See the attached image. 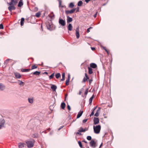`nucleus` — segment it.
<instances>
[{"label":"nucleus","mask_w":148,"mask_h":148,"mask_svg":"<svg viewBox=\"0 0 148 148\" xmlns=\"http://www.w3.org/2000/svg\"><path fill=\"white\" fill-rule=\"evenodd\" d=\"M90 66L91 67L94 69L96 68L97 67V65L96 64L94 63H92L91 64H90Z\"/></svg>","instance_id":"20"},{"label":"nucleus","mask_w":148,"mask_h":148,"mask_svg":"<svg viewBox=\"0 0 148 148\" xmlns=\"http://www.w3.org/2000/svg\"><path fill=\"white\" fill-rule=\"evenodd\" d=\"M76 35L77 38L78 39L79 37V27H78L76 28Z\"/></svg>","instance_id":"9"},{"label":"nucleus","mask_w":148,"mask_h":148,"mask_svg":"<svg viewBox=\"0 0 148 148\" xmlns=\"http://www.w3.org/2000/svg\"><path fill=\"white\" fill-rule=\"evenodd\" d=\"M93 121L94 125H97L99 123V119L98 118L94 117Z\"/></svg>","instance_id":"8"},{"label":"nucleus","mask_w":148,"mask_h":148,"mask_svg":"<svg viewBox=\"0 0 148 148\" xmlns=\"http://www.w3.org/2000/svg\"><path fill=\"white\" fill-rule=\"evenodd\" d=\"M101 108L99 107L98 110H97L94 116L96 117H98L99 116V112Z\"/></svg>","instance_id":"18"},{"label":"nucleus","mask_w":148,"mask_h":148,"mask_svg":"<svg viewBox=\"0 0 148 148\" xmlns=\"http://www.w3.org/2000/svg\"><path fill=\"white\" fill-rule=\"evenodd\" d=\"M59 23L61 25L63 26H65L66 24L65 21L61 18H60L59 19Z\"/></svg>","instance_id":"6"},{"label":"nucleus","mask_w":148,"mask_h":148,"mask_svg":"<svg viewBox=\"0 0 148 148\" xmlns=\"http://www.w3.org/2000/svg\"><path fill=\"white\" fill-rule=\"evenodd\" d=\"M97 107V106H96L92 110L94 111V110L96 109Z\"/></svg>","instance_id":"63"},{"label":"nucleus","mask_w":148,"mask_h":148,"mask_svg":"<svg viewBox=\"0 0 148 148\" xmlns=\"http://www.w3.org/2000/svg\"><path fill=\"white\" fill-rule=\"evenodd\" d=\"M64 126H60V128H59L58 129V131H59L63 127H64Z\"/></svg>","instance_id":"53"},{"label":"nucleus","mask_w":148,"mask_h":148,"mask_svg":"<svg viewBox=\"0 0 148 148\" xmlns=\"http://www.w3.org/2000/svg\"><path fill=\"white\" fill-rule=\"evenodd\" d=\"M88 88L86 89V90L85 92V93H84L85 95H86L87 94L88 92Z\"/></svg>","instance_id":"44"},{"label":"nucleus","mask_w":148,"mask_h":148,"mask_svg":"<svg viewBox=\"0 0 148 148\" xmlns=\"http://www.w3.org/2000/svg\"><path fill=\"white\" fill-rule=\"evenodd\" d=\"M30 70V69H22L21 71L22 72H27L29 71Z\"/></svg>","instance_id":"28"},{"label":"nucleus","mask_w":148,"mask_h":148,"mask_svg":"<svg viewBox=\"0 0 148 148\" xmlns=\"http://www.w3.org/2000/svg\"><path fill=\"white\" fill-rule=\"evenodd\" d=\"M25 144L23 143H18V146L19 148H22L24 147Z\"/></svg>","instance_id":"22"},{"label":"nucleus","mask_w":148,"mask_h":148,"mask_svg":"<svg viewBox=\"0 0 148 148\" xmlns=\"http://www.w3.org/2000/svg\"><path fill=\"white\" fill-rule=\"evenodd\" d=\"M88 73L89 74H91L93 73V71L92 70V69L91 67H88Z\"/></svg>","instance_id":"24"},{"label":"nucleus","mask_w":148,"mask_h":148,"mask_svg":"<svg viewBox=\"0 0 148 148\" xmlns=\"http://www.w3.org/2000/svg\"><path fill=\"white\" fill-rule=\"evenodd\" d=\"M40 73V71H36L35 72L32 73L31 74L36 75H39Z\"/></svg>","instance_id":"21"},{"label":"nucleus","mask_w":148,"mask_h":148,"mask_svg":"<svg viewBox=\"0 0 148 148\" xmlns=\"http://www.w3.org/2000/svg\"><path fill=\"white\" fill-rule=\"evenodd\" d=\"M32 136L33 138H37L39 137V135L38 133H35L32 135Z\"/></svg>","instance_id":"16"},{"label":"nucleus","mask_w":148,"mask_h":148,"mask_svg":"<svg viewBox=\"0 0 148 148\" xmlns=\"http://www.w3.org/2000/svg\"><path fill=\"white\" fill-rule=\"evenodd\" d=\"M15 1H15L14 0H11V1L9 3H7V4H9L10 5H12L13 3Z\"/></svg>","instance_id":"31"},{"label":"nucleus","mask_w":148,"mask_h":148,"mask_svg":"<svg viewBox=\"0 0 148 148\" xmlns=\"http://www.w3.org/2000/svg\"><path fill=\"white\" fill-rule=\"evenodd\" d=\"M23 5V3L22 0H21L19 2L18 6V7H21Z\"/></svg>","instance_id":"25"},{"label":"nucleus","mask_w":148,"mask_h":148,"mask_svg":"<svg viewBox=\"0 0 148 148\" xmlns=\"http://www.w3.org/2000/svg\"><path fill=\"white\" fill-rule=\"evenodd\" d=\"M83 111L80 110L79 112H78V113L77 115V118L78 119L80 117V116L82 115Z\"/></svg>","instance_id":"12"},{"label":"nucleus","mask_w":148,"mask_h":148,"mask_svg":"<svg viewBox=\"0 0 148 148\" xmlns=\"http://www.w3.org/2000/svg\"><path fill=\"white\" fill-rule=\"evenodd\" d=\"M54 73H53L51 75L49 76V78L50 79H51L54 77Z\"/></svg>","instance_id":"37"},{"label":"nucleus","mask_w":148,"mask_h":148,"mask_svg":"<svg viewBox=\"0 0 148 148\" xmlns=\"http://www.w3.org/2000/svg\"><path fill=\"white\" fill-rule=\"evenodd\" d=\"M66 106V104L64 102H62L61 105V108L63 109H64L65 108V107Z\"/></svg>","instance_id":"26"},{"label":"nucleus","mask_w":148,"mask_h":148,"mask_svg":"<svg viewBox=\"0 0 148 148\" xmlns=\"http://www.w3.org/2000/svg\"><path fill=\"white\" fill-rule=\"evenodd\" d=\"M10 6L8 7V9L10 12H11L12 10H15L16 9V7L14 5H10Z\"/></svg>","instance_id":"10"},{"label":"nucleus","mask_w":148,"mask_h":148,"mask_svg":"<svg viewBox=\"0 0 148 148\" xmlns=\"http://www.w3.org/2000/svg\"><path fill=\"white\" fill-rule=\"evenodd\" d=\"M105 51L109 55V52L108 51V50L106 49H105Z\"/></svg>","instance_id":"62"},{"label":"nucleus","mask_w":148,"mask_h":148,"mask_svg":"<svg viewBox=\"0 0 148 148\" xmlns=\"http://www.w3.org/2000/svg\"><path fill=\"white\" fill-rule=\"evenodd\" d=\"M91 49L93 51L95 49V47H91Z\"/></svg>","instance_id":"61"},{"label":"nucleus","mask_w":148,"mask_h":148,"mask_svg":"<svg viewBox=\"0 0 148 148\" xmlns=\"http://www.w3.org/2000/svg\"><path fill=\"white\" fill-rule=\"evenodd\" d=\"M70 75L69 74L68 75V77L67 79L66 80V85L67 86L69 84V82L70 81Z\"/></svg>","instance_id":"11"},{"label":"nucleus","mask_w":148,"mask_h":148,"mask_svg":"<svg viewBox=\"0 0 148 148\" xmlns=\"http://www.w3.org/2000/svg\"><path fill=\"white\" fill-rule=\"evenodd\" d=\"M67 108L69 111H70L71 110V108L69 104H68V105L67 106Z\"/></svg>","instance_id":"45"},{"label":"nucleus","mask_w":148,"mask_h":148,"mask_svg":"<svg viewBox=\"0 0 148 148\" xmlns=\"http://www.w3.org/2000/svg\"><path fill=\"white\" fill-rule=\"evenodd\" d=\"M101 129V126L100 125H98L95 126H93V129L94 132L97 134H99L100 131Z\"/></svg>","instance_id":"2"},{"label":"nucleus","mask_w":148,"mask_h":148,"mask_svg":"<svg viewBox=\"0 0 148 148\" xmlns=\"http://www.w3.org/2000/svg\"><path fill=\"white\" fill-rule=\"evenodd\" d=\"M92 81V79H89V84H91Z\"/></svg>","instance_id":"51"},{"label":"nucleus","mask_w":148,"mask_h":148,"mask_svg":"<svg viewBox=\"0 0 148 148\" xmlns=\"http://www.w3.org/2000/svg\"><path fill=\"white\" fill-rule=\"evenodd\" d=\"M46 26L47 29L50 31H52L54 30L55 28L54 27L53 25H52L51 23H48L46 24Z\"/></svg>","instance_id":"3"},{"label":"nucleus","mask_w":148,"mask_h":148,"mask_svg":"<svg viewBox=\"0 0 148 148\" xmlns=\"http://www.w3.org/2000/svg\"><path fill=\"white\" fill-rule=\"evenodd\" d=\"M40 12H38L36 13V14H35V16L37 17L38 18L40 16Z\"/></svg>","instance_id":"36"},{"label":"nucleus","mask_w":148,"mask_h":148,"mask_svg":"<svg viewBox=\"0 0 148 148\" xmlns=\"http://www.w3.org/2000/svg\"><path fill=\"white\" fill-rule=\"evenodd\" d=\"M29 102L31 103L33 102V98H29L28 99Z\"/></svg>","instance_id":"30"},{"label":"nucleus","mask_w":148,"mask_h":148,"mask_svg":"<svg viewBox=\"0 0 148 148\" xmlns=\"http://www.w3.org/2000/svg\"><path fill=\"white\" fill-rule=\"evenodd\" d=\"M55 76L56 78L57 79H58L61 76V75L60 73H58L56 74Z\"/></svg>","instance_id":"32"},{"label":"nucleus","mask_w":148,"mask_h":148,"mask_svg":"<svg viewBox=\"0 0 148 148\" xmlns=\"http://www.w3.org/2000/svg\"><path fill=\"white\" fill-rule=\"evenodd\" d=\"M14 75L17 78H20L21 77V75L19 73H14Z\"/></svg>","instance_id":"19"},{"label":"nucleus","mask_w":148,"mask_h":148,"mask_svg":"<svg viewBox=\"0 0 148 148\" xmlns=\"http://www.w3.org/2000/svg\"><path fill=\"white\" fill-rule=\"evenodd\" d=\"M94 114V111H92V112H91V114L90 115V116H93Z\"/></svg>","instance_id":"50"},{"label":"nucleus","mask_w":148,"mask_h":148,"mask_svg":"<svg viewBox=\"0 0 148 148\" xmlns=\"http://www.w3.org/2000/svg\"><path fill=\"white\" fill-rule=\"evenodd\" d=\"M37 68V66H36V65H33L32 67L31 70H33V69H36Z\"/></svg>","instance_id":"40"},{"label":"nucleus","mask_w":148,"mask_h":148,"mask_svg":"<svg viewBox=\"0 0 148 148\" xmlns=\"http://www.w3.org/2000/svg\"><path fill=\"white\" fill-rule=\"evenodd\" d=\"M90 146L92 148H95L97 146L96 145V143L93 140H91L90 142Z\"/></svg>","instance_id":"4"},{"label":"nucleus","mask_w":148,"mask_h":148,"mask_svg":"<svg viewBox=\"0 0 148 148\" xmlns=\"http://www.w3.org/2000/svg\"><path fill=\"white\" fill-rule=\"evenodd\" d=\"M65 78L62 77V78L60 79V80L61 81H64V79H65Z\"/></svg>","instance_id":"58"},{"label":"nucleus","mask_w":148,"mask_h":148,"mask_svg":"<svg viewBox=\"0 0 148 148\" xmlns=\"http://www.w3.org/2000/svg\"><path fill=\"white\" fill-rule=\"evenodd\" d=\"M87 139L88 140H91L92 139V137L90 136H88L87 137Z\"/></svg>","instance_id":"41"},{"label":"nucleus","mask_w":148,"mask_h":148,"mask_svg":"<svg viewBox=\"0 0 148 148\" xmlns=\"http://www.w3.org/2000/svg\"><path fill=\"white\" fill-rule=\"evenodd\" d=\"M26 143L28 148H32L34 146L35 140L33 139H30L26 140Z\"/></svg>","instance_id":"1"},{"label":"nucleus","mask_w":148,"mask_h":148,"mask_svg":"<svg viewBox=\"0 0 148 148\" xmlns=\"http://www.w3.org/2000/svg\"><path fill=\"white\" fill-rule=\"evenodd\" d=\"M85 75L86 76V78H87V79H89V78L88 77V76L87 75L86 73H85Z\"/></svg>","instance_id":"56"},{"label":"nucleus","mask_w":148,"mask_h":148,"mask_svg":"<svg viewBox=\"0 0 148 148\" xmlns=\"http://www.w3.org/2000/svg\"><path fill=\"white\" fill-rule=\"evenodd\" d=\"M5 86L2 83H0V90H3L5 89Z\"/></svg>","instance_id":"15"},{"label":"nucleus","mask_w":148,"mask_h":148,"mask_svg":"<svg viewBox=\"0 0 148 148\" xmlns=\"http://www.w3.org/2000/svg\"><path fill=\"white\" fill-rule=\"evenodd\" d=\"M51 89L53 91H55L57 88V86L54 84H51Z\"/></svg>","instance_id":"17"},{"label":"nucleus","mask_w":148,"mask_h":148,"mask_svg":"<svg viewBox=\"0 0 148 148\" xmlns=\"http://www.w3.org/2000/svg\"><path fill=\"white\" fill-rule=\"evenodd\" d=\"M88 129L86 128L85 129H83L82 127H81L80 129L78 130L79 132H85L86 130H87Z\"/></svg>","instance_id":"13"},{"label":"nucleus","mask_w":148,"mask_h":148,"mask_svg":"<svg viewBox=\"0 0 148 148\" xmlns=\"http://www.w3.org/2000/svg\"><path fill=\"white\" fill-rule=\"evenodd\" d=\"M10 60V59H8L6 60L4 62V64L5 65H7L9 62V61Z\"/></svg>","instance_id":"35"},{"label":"nucleus","mask_w":148,"mask_h":148,"mask_svg":"<svg viewBox=\"0 0 148 148\" xmlns=\"http://www.w3.org/2000/svg\"><path fill=\"white\" fill-rule=\"evenodd\" d=\"M88 79H87V78L84 77L83 79L82 82H85L86 81H87Z\"/></svg>","instance_id":"42"},{"label":"nucleus","mask_w":148,"mask_h":148,"mask_svg":"<svg viewBox=\"0 0 148 148\" xmlns=\"http://www.w3.org/2000/svg\"><path fill=\"white\" fill-rule=\"evenodd\" d=\"M58 1L59 2V6H60L61 4L62 1L61 0H59Z\"/></svg>","instance_id":"54"},{"label":"nucleus","mask_w":148,"mask_h":148,"mask_svg":"<svg viewBox=\"0 0 148 148\" xmlns=\"http://www.w3.org/2000/svg\"><path fill=\"white\" fill-rule=\"evenodd\" d=\"M76 9V8H73L70 10H66L65 11V13L66 15H68L69 14H72L75 11Z\"/></svg>","instance_id":"5"},{"label":"nucleus","mask_w":148,"mask_h":148,"mask_svg":"<svg viewBox=\"0 0 148 148\" xmlns=\"http://www.w3.org/2000/svg\"><path fill=\"white\" fill-rule=\"evenodd\" d=\"M68 30L70 31H71L72 30L73 27L71 24L70 23L69 24L68 27Z\"/></svg>","instance_id":"23"},{"label":"nucleus","mask_w":148,"mask_h":148,"mask_svg":"<svg viewBox=\"0 0 148 148\" xmlns=\"http://www.w3.org/2000/svg\"><path fill=\"white\" fill-rule=\"evenodd\" d=\"M17 1H15L14 2H13V3L12 5H14V6L15 5H16V4H17Z\"/></svg>","instance_id":"47"},{"label":"nucleus","mask_w":148,"mask_h":148,"mask_svg":"<svg viewBox=\"0 0 148 148\" xmlns=\"http://www.w3.org/2000/svg\"><path fill=\"white\" fill-rule=\"evenodd\" d=\"M102 143H101V144L100 145L99 148H100L102 146Z\"/></svg>","instance_id":"64"},{"label":"nucleus","mask_w":148,"mask_h":148,"mask_svg":"<svg viewBox=\"0 0 148 148\" xmlns=\"http://www.w3.org/2000/svg\"><path fill=\"white\" fill-rule=\"evenodd\" d=\"M3 26L2 24H0V29H3Z\"/></svg>","instance_id":"48"},{"label":"nucleus","mask_w":148,"mask_h":148,"mask_svg":"<svg viewBox=\"0 0 148 148\" xmlns=\"http://www.w3.org/2000/svg\"><path fill=\"white\" fill-rule=\"evenodd\" d=\"M78 143L79 147L81 148H83L81 142L80 141H79Z\"/></svg>","instance_id":"38"},{"label":"nucleus","mask_w":148,"mask_h":148,"mask_svg":"<svg viewBox=\"0 0 148 148\" xmlns=\"http://www.w3.org/2000/svg\"><path fill=\"white\" fill-rule=\"evenodd\" d=\"M73 21V18L69 16H67V22L68 23L72 22Z\"/></svg>","instance_id":"14"},{"label":"nucleus","mask_w":148,"mask_h":148,"mask_svg":"<svg viewBox=\"0 0 148 148\" xmlns=\"http://www.w3.org/2000/svg\"><path fill=\"white\" fill-rule=\"evenodd\" d=\"M90 0H85V1L86 3H88Z\"/></svg>","instance_id":"59"},{"label":"nucleus","mask_w":148,"mask_h":148,"mask_svg":"<svg viewBox=\"0 0 148 148\" xmlns=\"http://www.w3.org/2000/svg\"><path fill=\"white\" fill-rule=\"evenodd\" d=\"M75 133L77 135L78 134L80 136H81L82 135V134L81 133H80L79 132H75Z\"/></svg>","instance_id":"49"},{"label":"nucleus","mask_w":148,"mask_h":148,"mask_svg":"<svg viewBox=\"0 0 148 148\" xmlns=\"http://www.w3.org/2000/svg\"><path fill=\"white\" fill-rule=\"evenodd\" d=\"M88 120V119H86L83 120L82 122L83 123H85Z\"/></svg>","instance_id":"46"},{"label":"nucleus","mask_w":148,"mask_h":148,"mask_svg":"<svg viewBox=\"0 0 148 148\" xmlns=\"http://www.w3.org/2000/svg\"><path fill=\"white\" fill-rule=\"evenodd\" d=\"M24 18H22L21 19V25L23 26L24 24Z\"/></svg>","instance_id":"29"},{"label":"nucleus","mask_w":148,"mask_h":148,"mask_svg":"<svg viewBox=\"0 0 148 148\" xmlns=\"http://www.w3.org/2000/svg\"><path fill=\"white\" fill-rule=\"evenodd\" d=\"M62 77L65 78V74L64 73H63L62 74Z\"/></svg>","instance_id":"55"},{"label":"nucleus","mask_w":148,"mask_h":148,"mask_svg":"<svg viewBox=\"0 0 148 148\" xmlns=\"http://www.w3.org/2000/svg\"><path fill=\"white\" fill-rule=\"evenodd\" d=\"M82 1H79L78 2L77 5L79 6H80L82 5Z\"/></svg>","instance_id":"34"},{"label":"nucleus","mask_w":148,"mask_h":148,"mask_svg":"<svg viewBox=\"0 0 148 148\" xmlns=\"http://www.w3.org/2000/svg\"><path fill=\"white\" fill-rule=\"evenodd\" d=\"M76 8V12H77L79 11V8L77 7V8Z\"/></svg>","instance_id":"57"},{"label":"nucleus","mask_w":148,"mask_h":148,"mask_svg":"<svg viewBox=\"0 0 148 148\" xmlns=\"http://www.w3.org/2000/svg\"><path fill=\"white\" fill-rule=\"evenodd\" d=\"M74 6V5L73 3H70L69 5V7L71 8H73Z\"/></svg>","instance_id":"33"},{"label":"nucleus","mask_w":148,"mask_h":148,"mask_svg":"<svg viewBox=\"0 0 148 148\" xmlns=\"http://www.w3.org/2000/svg\"><path fill=\"white\" fill-rule=\"evenodd\" d=\"M92 27H90L89 28H88L87 29V31H86L88 33H89L90 32V29H92Z\"/></svg>","instance_id":"43"},{"label":"nucleus","mask_w":148,"mask_h":148,"mask_svg":"<svg viewBox=\"0 0 148 148\" xmlns=\"http://www.w3.org/2000/svg\"><path fill=\"white\" fill-rule=\"evenodd\" d=\"M43 132H44L45 134H46V132L45 131H42V132H41V131H40V134H42V133H43Z\"/></svg>","instance_id":"60"},{"label":"nucleus","mask_w":148,"mask_h":148,"mask_svg":"<svg viewBox=\"0 0 148 148\" xmlns=\"http://www.w3.org/2000/svg\"><path fill=\"white\" fill-rule=\"evenodd\" d=\"M94 95H93L90 98L89 100V104L90 105L91 104L92 102V100L93 99L94 97Z\"/></svg>","instance_id":"27"},{"label":"nucleus","mask_w":148,"mask_h":148,"mask_svg":"<svg viewBox=\"0 0 148 148\" xmlns=\"http://www.w3.org/2000/svg\"><path fill=\"white\" fill-rule=\"evenodd\" d=\"M97 13H98V12H96V13L93 16L95 18L96 17Z\"/></svg>","instance_id":"52"},{"label":"nucleus","mask_w":148,"mask_h":148,"mask_svg":"<svg viewBox=\"0 0 148 148\" xmlns=\"http://www.w3.org/2000/svg\"><path fill=\"white\" fill-rule=\"evenodd\" d=\"M18 83V84L19 85H23V84H24V82H23L22 81H20V80H19V81Z\"/></svg>","instance_id":"39"},{"label":"nucleus","mask_w":148,"mask_h":148,"mask_svg":"<svg viewBox=\"0 0 148 148\" xmlns=\"http://www.w3.org/2000/svg\"><path fill=\"white\" fill-rule=\"evenodd\" d=\"M5 123V121L3 119H0V129L3 127Z\"/></svg>","instance_id":"7"}]
</instances>
